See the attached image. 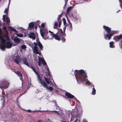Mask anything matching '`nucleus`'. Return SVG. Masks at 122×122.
Returning a JSON list of instances; mask_svg holds the SVG:
<instances>
[{"label": "nucleus", "instance_id": "obj_1", "mask_svg": "<svg viewBox=\"0 0 122 122\" xmlns=\"http://www.w3.org/2000/svg\"><path fill=\"white\" fill-rule=\"evenodd\" d=\"M74 75L75 76L76 79L81 82H83L84 81L87 80L86 74L83 70H81L79 71L77 70H75Z\"/></svg>", "mask_w": 122, "mask_h": 122}, {"label": "nucleus", "instance_id": "obj_2", "mask_svg": "<svg viewBox=\"0 0 122 122\" xmlns=\"http://www.w3.org/2000/svg\"><path fill=\"white\" fill-rule=\"evenodd\" d=\"M40 32L41 36L44 39H48L49 36L47 35L48 32L47 29L46 28L41 29H40Z\"/></svg>", "mask_w": 122, "mask_h": 122}, {"label": "nucleus", "instance_id": "obj_3", "mask_svg": "<svg viewBox=\"0 0 122 122\" xmlns=\"http://www.w3.org/2000/svg\"><path fill=\"white\" fill-rule=\"evenodd\" d=\"M9 83L6 81H3L0 84V88L1 89H6L8 88L9 85Z\"/></svg>", "mask_w": 122, "mask_h": 122}, {"label": "nucleus", "instance_id": "obj_4", "mask_svg": "<svg viewBox=\"0 0 122 122\" xmlns=\"http://www.w3.org/2000/svg\"><path fill=\"white\" fill-rule=\"evenodd\" d=\"M53 34L52 36H51V37H49L48 39H53L54 37L55 39L56 40L59 41L60 40V37L58 35L55 34Z\"/></svg>", "mask_w": 122, "mask_h": 122}, {"label": "nucleus", "instance_id": "obj_5", "mask_svg": "<svg viewBox=\"0 0 122 122\" xmlns=\"http://www.w3.org/2000/svg\"><path fill=\"white\" fill-rule=\"evenodd\" d=\"M12 58L15 62L17 64L19 65L20 63V57L18 56H14Z\"/></svg>", "mask_w": 122, "mask_h": 122}, {"label": "nucleus", "instance_id": "obj_6", "mask_svg": "<svg viewBox=\"0 0 122 122\" xmlns=\"http://www.w3.org/2000/svg\"><path fill=\"white\" fill-rule=\"evenodd\" d=\"M122 38V34L118 36L116 35L114 36L113 38V39L115 42H117L121 39Z\"/></svg>", "mask_w": 122, "mask_h": 122}, {"label": "nucleus", "instance_id": "obj_7", "mask_svg": "<svg viewBox=\"0 0 122 122\" xmlns=\"http://www.w3.org/2000/svg\"><path fill=\"white\" fill-rule=\"evenodd\" d=\"M112 36V34L108 33L107 34L104 35V38L106 40H110L111 38V37Z\"/></svg>", "mask_w": 122, "mask_h": 122}, {"label": "nucleus", "instance_id": "obj_8", "mask_svg": "<svg viewBox=\"0 0 122 122\" xmlns=\"http://www.w3.org/2000/svg\"><path fill=\"white\" fill-rule=\"evenodd\" d=\"M103 28L109 34L111 33V30L109 27L105 25H103Z\"/></svg>", "mask_w": 122, "mask_h": 122}, {"label": "nucleus", "instance_id": "obj_9", "mask_svg": "<svg viewBox=\"0 0 122 122\" xmlns=\"http://www.w3.org/2000/svg\"><path fill=\"white\" fill-rule=\"evenodd\" d=\"M65 95L66 96L69 98L72 99L74 97V96L72 95L70 93L67 92H66Z\"/></svg>", "mask_w": 122, "mask_h": 122}, {"label": "nucleus", "instance_id": "obj_10", "mask_svg": "<svg viewBox=\"0 0 122 122\" xmlns=\"http://www.w3.org/2000/svg\"><path fill=\"white\" fill-rule=\"evenodd\" d=\"M15 73L19 77H20V79L21 81H22L23 79V75L19 71H14Z\"/></svg>", "mask_w": 122, "mask_h": 122}, {"label": "nucleus", "instance_id": "obj_11", "mask_svg": "<svg viewBox=\"0 0 122 122\" xmlns=\"http://www.w3.org/2000/svg\"><path fill=\"white\" fill-rule=\"evenodd\" d=\"M22 60L23 61L24 64L30 68V66L28 64L26 58V57H24L22 59Z\"/></svg>", "mask_w": 122, "mask_h": 122}, {"label": "nucleus", "instance_id": "obj_12", "mask_svg": "<svg viewBox=\"0 0 122 122\" xmlns=\"http://www.w3.org/2000/svg\"><path fill=\"white\" fill-rule=\"evenodd\" d=\"M39 83L44 87L45 88H47V84L44 81L42 80V81L39 82Z\"/></svg>", "mask_w": 122, "mask_h": 122}, {"label": "nucleus", "instance_id": "obj_13", "mask_svg": "<svg viewBox=\"0 0 122 122\" xmlns=\"http://www.w3.org/2000/svg\"><path fill=\"white\" fill-rule=\"evenodd\" d=\"M5 47L7 48H11L12 45L11 42L9 41H7L5 44Z\"/></svg>", "mask_w": 122, "mask_h": 122}, {"label": "nucleus", "instance_id": "obj_14", "mask_svg": "<svg viewBox=\"0 0 122 122\" xmlns=\"http://www.w3.org/2000/svg\"><path fill=\"white\" fill-rule=\"evenodd\" d=\"M67 25L68 26L67 28L68 30L70 32L72 30V27L71 23L70 22V24H68Z\"/></svg>", "mask_w": 122, "mask_h": 122}, {"label": "nucleus", "instance_id": "obj_15", "mask_svg": "<svg viewBox=\"0 0 122 122\" xmlns=\"http://www.w3.org/2000/svg\"><path fill=\"white\" fill-rule=\"evenodd\" d=\"M29 37L35 40L36 38L35 35V33L33 32L30 33L29 36Z\"/></svg>", "mask_w": 122, "mask_h": 122}, {"label": "nucleus", "instance_id": "obj_16", "mask_svg": "<svg viewBox=\"0 0 122 122\" xmlns=\"http://www.w3.org/2000/svg\"><path fill=\"white\" fill-rule=\"evenodd\" d=\"M39 61L41 62L44 65L47 66L46 63L43 58H41L40 57H39Z\"/></svg>", "mask_w": 122, "mask_h": 122}, {"label": "nucleus", "instance_id": "obj_17", "mask_svg": "<svg viewBox=\"0 0 122 122\" xmlns=\"http://www.w3.org/2000/svg\"><path fill=\"white\" fill-rule=\"evenodd\" d=\"M37 42V45L39 47L40 50H42L43 49V46L39 40H38V42Z\"/></svg>", "mask_w": 122, "mask_h": 122}, {"label": "nucleus", "instance_id": "obj_18", "mask_svg": "<svg viewBox=\"0 0 122 122\" xmlns=\"http://www.w3.org/2000/svg\"><path fill=\"white\" fill-rule=\"evenodd\" d=\"M37 48L35 47V48H34L33 51L36 54H39L40 53L38 51Z\"/></svg>", "mask_w": 122, "mask_h": 122}, {"label": "nucleus", "instance_id": "obj_19", "mask_svg": "<svg viewBox=\"0 0 122 122\" xmlns=\"http://www.w3.org/2000/svg\"><path fill=\"white\" fill-rule=\"evenodd\" d=\"M13 40L16 43H19L20 41V39L17 37L14 38Z\"/></svg>", "mask_w": 122, "mask_h": 122}, {"label": "nucleus", "instance_id": "obj_20", "mask_svg": "<svg viewBox=\"0 0 122 122\" xmlns=\"http://www.w3.org/2000/svg\"><path fill=\"white\" fill-rule=\"evenodd\" d=\"M73 7H72V6H70L68 7L66 10V14H68L69 13L70 10H71L72 9Z\"/></svg>", "mask_w": 122, "mask_h": 122}, {"label": "nucleus", "instance_id": "obj_21", "mask_svg": "<svg viewBox=\"0 0 122 122\" xmlns=\"http://www.w3.org/2000/svg\"><path fill=\"white\" fill-rule=\"evenodd\" d=\"M36 75H37V80L39 82L40 81H42V80L38 72L37 74Z\"/></svg>", "mask_w": 122, "mask_h": 122}, {"label": "nucleus", "instance_id": "obj_22", "mask_svg": "<svg viewBox=\"0 0 122 122\" xmlns=\"http://www.w3.org/2000/svg\"><path fill=\"white\" fill-rule=\"evenodd\" d=\"M30 67L32 69L33 71L36 74H37L38 72L36 71L34 66H30Z\"/></svg>", "mask_w": 122, "mask_h": 122}, {"label": "nucleus", "instance_id": "obj_23", "mask_svg": "<svg viewBox=\"0 0 122 122\" xmlns=\"http://www.w3.org/2000/svg\"><path fill=\"white\" fill-rule=\"evenodd\" d=\"M28 25L30 28H33L34 24L33 22H31L29 23Z\"/></svg>", "mask_w": 122, "mask_h": 122}, {"label": "nucleus", "instance_id": "obj_24", "mask_svg": "<svg viewBox=\"0 0 122 122\" xmlns=\"http://www.w3.org/2000/svg\"><path fill=\"white\" fill-rule=\"evenodd\" d=\"M114 42L113 41H112L109 43L110 47L112 48L115 47L114 45Z\"/></svg>", "mask_w": 122, "mask_h": 122}, {"label": "nucleus", "instance_id": "obj_25", "mask_svg": "<svg viewBox=\"0 0 122 122\" xmlns=\"http://www.w3.org/2000/svg\"><path fill=\"white\" fill-rule=\"evenodd\" d=\"M66 34L65 35H63L61 36H60V37L61 38V40L63 42H64L66 41V39L64 38L65 37Z\"/></svg>", "mask_w": 122, "mask_h": 122}, {"label": "nucleus", "instance_id": "obj_26", "mask_svg": "<svg viewBox=\"0 0 122 122\" xmlns=\"http://www.w3.org/2000/svg\"><path fill=\"white\" fill-rule=\"evenodd\" d=\"M6 20L7 24V25H9L10 22L9 17L8 16H7L6 18Z\"/></svg>", "mask_w": 122, "mask_h": 122}, {"label": "nucleus", "instance_id": "obj_27", "mask_svg": "<svg viewBox=\"0 0 122 122\" xmlns=\"http://www.w3.org/2000/svg\"><path fill=\"white\" fill-rule=\"evenodd\" d=\"M0 48L2 50H5V48H6L5 45L1 44L0 46Z\"/></svg>", "mask_w": 122, "mask_h": 122}, {"label": "nucleus", "instance_id": "obj_28", "mask_svg": "<svg viewBox=\"0 0 122 122\" xmlns=\"http://www.w3.org/2000/svg\"><path fill=\"white\" fill-rule=\"evenodd\" d=\"M60 30L61 32L59 34V35L60 36H61L63 35H65V34H66L65 33L63 32L62 31V30L61 29H60Z\"/></svg>", "mask_w": 122, "mask_h": 122}, {"label": "nucleus", "instance_id": "obj_29", "mask_svg": "<svg viewBox=\"0 0 122 122\" xmlns=\"http://www.w3.org/2000/svg\"><path fill=\"white\" fill-rule=\"evenodd\" d=\"M9 4L8 5V7L5 9V10L4 11V12L5 13H6V14H7V13H8V12L9 11Z\"/></svg>", "mask_w": 122, "mask_h": 122}, {"label": "nucleus", "instance_id": "obj_30", "mask_svg": "<svg viewBox=\"0 0 122 122\" xmlns=\"http://www.w3.org/2000/svg\"><path fill=\"white\" fill-rule=\"evenodd\" d=\"M8 28L11 31H14L15 32H17V30L16 29H15L14 28H12L11 27V26L9 27Z\"/></svg>", "mask_w": 122, "mask_h": 122}, {"label": "nucleus", "instance_id": "obj_31", "mask_svg": "<svg viewBox=\"0 0 122 122\" xmlns=\"http://www.w3.org/2000/svg\"><path fill=\"white\" fill-rule=\"evenodd\" d=\"M96 93V90L94 87L93 88L92 91V94L93 95H95Z\"/></svg>", "mask_w": 122, "mask_h": 122}, {"label": "nucleus", "instance_id": "obj_32", "mask_svg": "<svg viewBox=\"0 0 122 122\" xmlns=\"http://www.w3.org/2000/svg\"><path fill=\"white\" fill-rule=\"evenodd\" d=\"M44 78L45 79V80L46 82L48 84H50V82L48 80L47 78H46L45 76H44Z\"/></svg>", "mask_w": 122, "mask_h": 122}, {"label": "nucleus", "instance_id": "obj_33", "mask_svg": "<svg viewBox=\"0 0 122 122\" xmlns=\"http://www.w3.org/2000/svg\"><path fill=\"white\" fill-rule=\"evenodd\" d=\"M54 26L53 28L54 29L56 28L58 25V23L57 22H55L54 24Z\"/></svg>", "mask_w": 122, "mask_h": 122}, {"label": "nucleus", "instance_id": "obj_34", "mask_svg": "<svg viewBox=\"0 0 122 122\" xmlns=\"http://www.w3.org/2000/svg\"><path fill=\"white\" fill-rule=\"evenodd\" d=\"M46 88L47 89H48L50 91H52L53 90V88L51 86H49L48 87H47V88Z\"/></svg>", "mask_w": 122, "mask_h": 122}, {"label": "nucleus", "instance_id": "obj_35", "mask_svg": "<svg viewBox=\"0 0 122 122\" xmlns=\"http://www.w3.org/2000/svg\"><path fill=\"white\" fill-rule=\"evenodd\" d=\"M61 17V15H60L58 16V17L57 18V20L58 21H60V20H60V19Z\"/></svg>", "mask_w": 122, "mask_h": 122}, {"label": "nucleus", "instance_id": "obj_36", "mask_svg": "<svg viewBox=\"0 0 122 122\" xmlns=\"http://www.w3.org/2000/svg\"><path fill=\"white\" fill-rule=\"evenodd\" d=\"M5 40L3 38L2 39L1 44H4L5 45Z\"/></svg>", "mask_w": 122, "mask_h": 122}, {"label": "nucleus", "instance_id": "obj_37", "mask_svg": "<svg viewBox=\"0 0 122 122\" xmlns=\"http://www.w3.org/2000/svg\"><path fill=\"white\" fill-rule=\"evenodd\" d=\"M63 24L64 25H66V21L65 19L64 18H63Z\"/></svg>", "mask_w": 122, "mask_h": 122}, {"label": "nucleus", "instance_id": "obj_38", "mask_svg": "<svg viewBox=\"0 0 122 122\" xmlns=\"http://www.w3.org/2000/svg\"><path fill=\"white\" fill-rule=\"evenodd\" d=\"M17 36L20 37H22L23 36V35L22 34H17Z\"/></svg>", "mask_w": 122, "mask_h": 122}, {"label": "nucleus", "instance_id": "obj_39", "mask_svg": "<svg viewBox=\"0 0 122 122\" xmlns=\"http://www.w3.org/2000/svg\"><path fill=\"white\" fill-rule=\"evenodd\" d=\"M5 36L6 39L8 40V39H9V37L8 36V34L7 33L5 34Z\"/></svg>", "mask_w": 122, "mask_h": 122}, {"label": "nucleus", "instance_id": "obj_40", "mask_svg": "<svg viewBox=\"0 0 122 122\" xmlns=\"http://www.w3.org/2000/svg\"><path fill=\"white\" fill-rule=\"evenodd\" d=\"M21 47L22 49H24L26 48V47L25 45H22L21 46Z\"/></svg>", "mask_w": 122, "mask_h": 122}, {"label": "nucleus", "instance_id": "obj_41", "mask_svg": "<svg viewBox=\"0 0 122 122\" xmlns=\"http://www.w3.org/2000/svg\"><path fill=\"white\" fill-rule=\"evenodd\" d=\"M49 32L50 33V35L49 36L50 37H51V36H52V35H53V34H54L53 33V32H52L50 30H49Z\"/></svg>", "mask_w": 122, "mask_h": 122}, {"label": "nucleus", "instance_id": "obj_42", "mask_svg": "<svg viewBox=\"0 0 122 122\" xmlns=\"http://www.w3.org/2000/svg\"><path fill=\"white\" fill-rule=\"evenodd\" d=\"M5 17L6 16L5 15H4L3 16V21H5Z\"/></svg>", "mask_w": 122, "mask_h": 122}, {"label": "nucleus", "instance_id": "obj_43", "mask_svg": "<svg viewBox=\"0 0 122 122\" xmlns=\"http://www.w3.org/2000/svg\"><path fill=\"white\" fill-rule=\"evenodd\" d=\"M68 0H65V4L64 7V8L66 6V4L67 3V2L68 1Z\"/></svg>", "mask_w": 122, "mask_h": 122}, {"label": "nucleus", "instance_id": "obj_44", "mask_svg": "<svg viewBox=\"0 0 122 122\" xmlns=\"http://www.w3.org/2000/svg\"><path fill=\"white\" fill-rule=\"evenodd\" d=\"M67 26V25H66L64 26V27H63V30L64 32L65 33V31L66 29V26Z\"/></svg>", "mask_w": 122, "mask_h": 122}, {"label": "nucleus", "instance_id": "obj_45", "mask_svg": "<svg viewBox=\"0 0 122 122\" xmlns=\"http://www.w3.org/2000/svg\"><path fill=\"white\" fill-rule=\"evenodd\" d=\"M45 26V24L44 23H42L41 25V26L42 28H43Z\"/></svg>", "mask_w": 122, "mask_h": 122}, {"label": "nucleus", "instance_id": "obj_46", "mask_svg": "<svg viewBox=\"0 0 122 122\" xmlns=\"http://www.w3.org/2000/svg\"><path fill=\"white\" fill-rule=\"evenodd\" d=\"M35 45V46H34V48H35V47H38L37 46V43H36L35 42H34L33 43Z\"/></svg>", "mask_w": 122, "mask_h": 122}, {"label": "nucleus", "instance_id": "obj_47", "mask_svg": "<svg viewBox=\"0 0 122 122\" xmlns=\"http://www.w3.org/2000/svg\"><path fill=\"white\" fill-rule=\"evenodd\" d=\"M58 22H59L58 26L59 28H60V26L61 25V20H60V21H58Z\"/></svg>", "mask_w": 122, "mask_h": 122}, {"label": "nucleus", "instance_id": "obj_48", "mask_svg": "<svg viewBox=\"0 0 122 122\" xmlns=\"http://www.w3.org/2000/svg\"><path fill=\"white\" fill-rule=\"evenodd\" d=\"M87 79V80L86 81V84H89V83H90V82L89 81H88V80H87V79ZM85 81H84V82Z\"/></svg>", "mask_w": 122, "mask_h": 122}, {"label": "nucleus", "instance_id": "obj_49", "mask_svg": "<svg viewBox=\"0 0 122 122\" xmlns=\"http://www.w3.org/2000/svg\"><path fill=\"white\" fill-rule=\"evenodd\" d=\"M111 34H112V35L114 34H116V31H114L113 32H112L111 33H110Z\"/></svg>", "mask_w": 122, "mask_h": 122}, {"label": "nucleus", "instance_id": "obj_50", "mask_svg": "<svg viewBox=\"0 0 122 122\" xmlns=\"http://www.w3.org/2000/svg\"><path fill=\"white\" fill-rule=\"evenodd\" d=\"M41 62H40L39 61L38 62V65L39 66H40L41 65Z\"/></svg>", "mask_w": 122, "mask_h": 122}, {"label": "nucleus", "instance_id": "obj_51", "mask_svg": "<svg viewBox=\"0 0 122 122\" xmlns=\"http://www.w3.org/2000/svg\"><path fill=\"white\" fill-rule=\"evenodd\" d=\"M3 29L5 30H6V26H4L3 27Z\"/></svg>", "mask_w": 122, "mask_h": 122}, {"label": "nucleus", "instance_id": "obj_52", "mask_svg": "<svg viewBox=\"0 0 122 122\" xmlns=\"http://www.w3.org/2000/svg\"><path fill=\"white\" fill-rule=\"evenodd\" d=\"M26 111L29 112H31V111L30 110H28Z\"/></svg>", "mask_w": 122, "mask_h": 122}, {"label": "nucleus", "instance_id": "obj_53", "mask_svg": "<svg viewBox=\"0 0 122 122\" xmlns=\"http://www.w3.org/2000/svg\"><path fill=\"white\" fill-rule=\"evenodd\" d=\"M1 33H2L1 29L0 28V35H1Z\"/></svg>", "mask_w": 122, "mask_h": 122}, {"label": "nucleus", "instance_id": "obj_54", "mask_svg": "<svg viewBox=\"0 0 122 122\" xmlns=\"http://www.w3.org/2000/svg\"><path fill=\"white\" fill-rule=\"evenodd\" d=\"M77 121L78 119L76 118L75 120V122H77Z\"/></svg>", "mask_w": 122, "mask_h": 122}, {"label": "nucleus", "instance_id": "obj_55", "mask_svg": "<svg viewBox=\"0 0 122 122\" xmlns=\"http://www.w3.org/2000/svg\"><path fill=\"white\" fill-rule=\"evenodd\" d=\"M39 22H40V21L39 20H38V21H37V22H36L35 23H37V24L38 23H39Z\"/></svg>", "mask_w": 122, "mask_h": 122}, {"label": "nucleus", "instance_id": "obj_56", "mask_svg": "<svg viewBox=\"0 0 122 122\" xmlns=\"http://www.w3.org/2000/svg\"><path fill=\"white\" fill-rule=\"evenodd\" d=\"M47 71H48L49 72V69L48 67H47Z\"/></svg>", "mask_w": 122, "mask_h": 122}, {"label": "nucleus", "instance_id": "obj_57", "mask_svg": "<svg viewBox=\"0 0 122 122\" xmlns=\"http://www.w3.org/2000/svg\"><path fill=\"white\" fill-rule=\"evenodd\" d=\"M54 112H56V113H58V112L57 111H54Z\"/></svg>", "mask_w": 122, "mask_h": 122}, {"label": "nucleus", "instance_id": "obj_58", "mask_svg": "<svg viewBox=\"0 0 122 122\" xmlns=\"http://www.w3.org/2000/svg\"><path fill=\"white\" fill-rule=\"evenodd\" d=\"M37 122H41V121L40 120H38Z\"/></svg>", "mask_w": 122, "mask_h": 122}, {"label": "nucleus", "instance_id": "obj_59", "mask_svg": "<svg viewBox=\"0 0 122 122\" xmlns=\"http://www.w3.org/2000/svg\"><path fill=\"white\" fill-rule=\"evenodd\" d=\"M35 29H36L37 28V26H35Z\"/></svg>", "mask_w": 122, "mask_h": 122}, {"label": "nucleus", "instance_id": "obj_60", "mask_svg": "<svg viewBox=\"0 0 122 122\" xmlns=\"http://www.w3.org/2000/svg\"><path fill=\"white\" fill-rule=\"evenodd\" d=\"M61 122H66L65 121H63V120H61Z\"/></svg>", "mask_w": 122, "mask_h": 122}, {"label": "nucleus", "instance_id": "obj_61", "mask_svg": "<svg viewBox=\"0 0 122 122\" xmlns=\"http://www.w3.org/2000/svg\"><path fill=\"white\" fill-rule=\"evenodd\" d=\"M68 20V22H69V24H70V22H71L69 20Z\"/></svg>", "mask_w": 122, "mask_h": 122}, {"label": "nucleus", "instance_id": "obj_62", "mask_svg": "<svg viewBox=\"0 0 122 122\" xmlns=\"http://www.w3.org/2000/svg\"><path fill=\"white\" fill-rule=\"evenodd\" d=\"M2 38V36H0V38H1V39Z\"/></svg>", "mask_w": 122, "mask_h": 122}, {"label": "nucleus", "instance_id": "obj_63", "mask_svg": "<svg viewBox=\"0 0 122 122\" xmlns=\"http://www.w3.org/2000/svg\"><path fill=\"white\" fill-rule=\"evenodd\" d=\"M48 75H49V77H50V74H49V73Z\"/></svg>", "mask_w": 122, "mask_h": 122}, {"label": "nucleus", "instance_id": "obj_64", "mask_svg": "<svg viewBox=\"0 0 122 122\" xmlns=\"http://www.w3.org/2000/svg\"><path fill=\"white\" fill-rule=\"evenodd\" d=\"M74 97L75 100H77V99L75 97Z\"/></svg>", "mask_w": 122, "mask_h": 122}]
</instances>
